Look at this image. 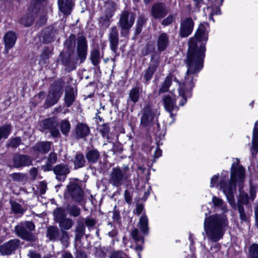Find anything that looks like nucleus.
Instances as JSON below:
<instances>
[{"label":"nucleus","mask_w":258,"mask_h":258,"mask_svg":"<svg viewBox=\"0 0 258 258\" xmlns=\"http://www.w3.org/2000/svg\"><path fill=\"white\" fill-rule=\"evenodd\" d=\"M210 27L208 23L201 24L194 37L190 38L188 49L186 59L187 71L183 83L179 84L178 96L175 97L172 95H165L163 98L164 106L167 111L173 118L177 112L178 107L175 104V100L179 99L180 106L186 102L187 97L191 96L190 91L194 87L195 81L198 74L203 67V60L205 56L206 44L208 39Z\"/></svg>","instance_id":"f257e3e1"},{"label":"nucleus","mask_w":258,"mask_h":258,"mask_svg":"<svg viewBox=\"0 0 258 258\" xmlns=\"http://www.w3.org/2000/svg\"><path fill=\"white\" fill-rule=\"evenodd\" d=\"M244 168L239 165V160L235 159L231 167L230 180L228 179V172L223 171L220 176L219 174L213 176L211 179L210 186L214 187L219 185L220 188L227 197V200L231 207L235 209L236 206L233 196V190L235 189L236 182H242L244 178Z\"/></svg>","instance_id":"f03ea898"},{"label":"nucleus","mask_w":258,"mask_h":258,"mask_svg":"<svg viewBox=\"0 0 258 258\" xmlns=\"http://www.w3.org/2000/svg\"><path fill=\"white\" fill-rule=\"evenodd\" d=\"M228 225L226 216L213 215L205 218L204 231L207 238L213 242H217L222 238Z\"/></svg>","instance_id":"7ed1b4c3"},{"label":"nucleus","mask_w":258,"mask_h":258,"mask_svg":"<svg viewBox=\"0 0 258 258\" xmlns=\"http://www.w3.org/2000/svg\"><path fill=\"white\" fill-rule=\"evenodd\" d=\"M135 20V17L131 12L124 11L120 14L118 25L122 36L126 37L128 35L130 29L133 26Z\"/></svg>","instance_id":"20e7f679"},{"label":"nucleus","mask_w":258,"mask_h":258,"mask_svg":"<svg viewBox=\"0 0 258 258\" xmlns=\"http://www.w3.org/2000/svg\"><path fill=\"white\" fill-rule=\"evenodd\" d=\"M131 176L128 168L121 169L119 168H113L110 174L109 182L113 186H120Z\"/></svg>","instance_id":"39448f33"},{"label":"nucleus","mask_w":258,"mask_h":258,"mask_svg":"<svg viewBox=\"0 0 258 258\" xmlns=\"http://www.w3.org/2000/svg\"><path fill=\"white\" fill-rule=\"evenodd\" d=\"M34 229L35 225L29 221L22 223L15 227L17 234L22 239L28 241L34 240V235L31 232Z\"/></svg>","instance_id":"423d86ee"},{"label":"nucleus","mask_w":258,"mask_h":258,"mask_svg":"<svg viewBox=\"0 0 258 258\" xmlns=\"http://www.w3.org/2000/svg\"><path fill=\"white\" fill-rule=\"evenodd\" d=\"M67 193L77 202H80L83 199V190L76 181L70 182L67 186Z\"/></svg>","instance_id":"0eeeda50"},{"label":"nucleus","mask_w":258,"mask_h":258,"mask_svg":"<svg viewBox=\"0 0 258 258\" xmlns=\"http://www.w3.org/2000/svg\"><path fill=\"white\" fill-rule=\"evenodd\" d=\"M62 94L61 88L52 86L45 102L46 107H49L56 103Z\"/></svg>","instance_id":"6e6552de"},{"label":"nucleus","mask_w":258,"mask_h":258,"mask_svg":"<svg viewBox=\"0 0 258 258\" xmlns=\"http://www.w3.org/2000/svg\"><path fill=\"white\" fill-rule=\"evenodd\" d=\"M155 110L149 105L146 106L143 109V115L141 119V124L146 126L150 125L153 121Z\"/></svg>","instance_id":"1a4fd4ad"},{"label":"nucleus","mask_w":258,"mask_h":258,"mask_svg":"<svg viewBox=\"0 0 258 258\" xmlns=\"http://www.w3.org/2000/svg\"><path fill=\"white\" fill-rule=\"evenodd\" d=\"M20 240L17 239L10 240L0 246V252L2 255H9L12 253L19 246Z\"/></svg>","instance_id":"9d476101"},{"label":"nucleus","mask_w":258,"mask_h":258,"mask_svg":"<svg viewBox=\"0 0 258 258\" xmlns=\"http://www.w3.org/2000/svg\"><path fill=\"white\" fill-rule=\"evenodd\" d=\"M194 22L191 18H186L182 21L180 24V34L183 37H186L192 31Z\"/></svg>","instance_id":"9b49d317"},{"label":"nucleus","mask_w":258,"mask_h":258,"mask_svg":"<svg viewBox=\"0 0 258 258\" xmlns=\"http://www.w3.org/2000/svg\"><path fill=\"white\" fill-rule=\"evenodd\" d=\"M151 13L155 19H161L167 14V11L164 4L158 3L152 7Z\"/></svg>","instance_id":"f8f14e48"},{"label":"nucleus","mask_w":258,"mask_h":258,"mask_svg":"<svg viewBox=\"0 0 258 258\" xmlns=\"http://www.w3.org/2000/svg\"><path fill=\"white\" fill-rule=\"evenodd\" d=\"M53 172L56 175V178L59 181H64L67 175L70 172L68 167L63 164H59L53 168Z\"/></svg>","instance_id":"ddd939ff"},{"label":"nucleus","mask_w":258,"mask_h":258,"mask_svg":"<svg viewBox=\"0 0 258 258\" xmlns=\"http://www.w3.org/2000/svg\"><path fill=\"white\" fill-rule=\"evenodd\" d=\"M109 40L111 49L114 52H116L119 41L118 30L116 27L114 26L111 28L109 35Z\"/></svg>","instance_id":"4468645a"},{"label":"nucleus","mask_w":258,"mask_h":258,"mask_svg":"<svg viewBox=\"0 0 258 258\" xmlns=\"http://www.w3.org/2000/svg\"><path fill=\"white\" fill-rule=\"evenodd\" d=\"M87 47L86 38L82 36L79 37L78 39V53L81 60H83L86 58Z\"/></svg>","instance_id":"2eb2a0df"},{"label":"nucleus","mask_w":258,"mask_h":258,"mask_svg":"<svg viewBox=\"0 0 258 258\" xmlns=\"http://www.w3.org/2000/svg\"><path fill=\"white\" fill-rule=\"evenodd\" d=\"M14 165L15 167L29 166L32 163L31 159L27 155H16L14 157Z\"/></svg>","instance_id":"dca6fc26"},{"label":"nucleus","mask_w":258,"mask_h":258,"mask_svg":"<svg viewBox=\"0 0 258 258\" xmlns=\"http://www.w3.org/2000/svg\"><path fill=\"white\" fill-rule=\"evenodd\" d=\"M17 40V37L15 33L12 31L8 32L4 38L5 45V49L7 52L11 49L15 45Z\"/></svg>","instance_id":"f3484780"},{"label":"nucleus","mask_w":258,"mask_h":258,"mask_svg":"<svg viewBox=\"0 0 258 258\" xmlns=\"http://www.w3.org/2000/svg\"><path fill=\"white\" fill-rule=\"evenodd\" d=\"M58 5L60 11L66 15H69L73 7L71 0H58Z\"/></svg>","instance_id":"a211bd4d"},{"label":"nucleus","mask_w":258,"mask_h":258,"mask_svg":"<svg viewBox=\"0 0 258 258\" xmlns=\"http://www.w3.org/2000/svg\"><path fill=\"white\" fill-rule=\"evenodd\" d=\"M252 144L251 153L255 155L258 152V121L255 122L253 130Z\"/></svg>","instance_id":"6ab92c4d"},{"label":"nucleus","mask_w":258,"mask_h":258,"mask_svg":"<svg viewBox=\"0 0 258 258\" xmlns=\"http://www.w3.org/2000/svg\"><path fill=\"white\" fill-rule=\"evenodd\" d=\"M169 43V38L166 33L161 34L157 40L158 49L160 51H164Z\"/></svg>","instance_id":"aec40b11"},{"label":"nucleus","mask_w":258,"mask_h":258,"mask_svg":"<svg viewBox=\"0 0 258 258\" xmlns=\"http://www.w3.org/2000/svg\"><path fill=\"white\" fill-rule=\"evenodd\" d=\"M50 146L51 142H42L36 144L33 148L39 153L46 154L50 150Z\"/></svg>","instance_id":"412c9836"},{"label":"nucleus","mask_w":258,"mask_h":258,"mask_svg":"<svg viewBox=\"0 0 258 258\" xmlns=\"http://www.w3.org/2000/svg\"><path fill=\"white\" fill-rule=\"evenodd\" d=\"M90 132L89 128L86 124L79 123L76 128V134L78 138H82L87 136Z\"/></svg>","instance_id":"4be33fe9"},{"label":"nucleus","mask_w":258,"mask_h":258,"mask_svg":"<svg viewBox=\"0 0 258 258\" xmlns=\"http://www.w3.org/2000/svg\"><path fill=\"white\" fill-rule=\"evenodd\" d=\"M75 100V91L73 88H69L67 89L65 95V102L68 107H70L73 104Z\"/></svg>","instance_id":"5701e85b"},{"label":"nucleus","mask_w":258,"mask_h":258,"mask_svg":"<svg viewBox=\"0 0 258 258\" xmlns=\"http://www.w3.org/2000/svg\"><path fill=\"white\" fill-rule=\"evenodd\" d=\"M139 225L141 231L145 234H148L149 231L148 219L146 215H143L141 216Z\"/></svg>","instance_id":"b1692460"},{"label":"nucleus","mask_w":258,"mask_h":258,"mask_svg":"<svg viewBox=\"0 0 258 258\" xmlns=\"http://www.w3.org/2000/svg\"><path fill=\"white\" fill-rule=\"evenodd\" d=\"M212 202L214 207L221 209L223 212L227 211L226 205L222 199L214 196L212 197Z\"/></svg>","instance_id":"393cba45"},{"label":"nucleus","mask_w":258,"mask_h":258,"mask_svg":"<svg viewBox=\"0 0 258 258\" xmlns=\"http://www.w3.org/2000/svg\"><path fill=\"white\" fill-rule=\"evenodd\" d=\"M158 66V63L157 62L150 63L145 74V78L146 81H148L152 79L153 75L156 71Z\"/></svg>","instance_id":"a878e982"},{"label":"nucleus","mask_w":258,"mask_h":258,"mask_svg":"<svg viewBox=\"0 0 258 258\" xmlns=\"http://www.w3.org/2000/svg\"><path fill=\"white\" fill-rule=\"evenodd\" d=\"M129 99L130 100L135 103L139 100L140 95V90L138 87H136L132 88L129 92Z\"/></svg>","instance_id":"bb28decb"},{"label":"nucleus","mask_w":258,"mask_h":258,"mask_svg":"<svg viewBox=\"0 0 258 258\" xmlns=\"http://www.w3.org/2000/svg\"><path fill=\"white\" fill-rule=\"evenodd\" d=\"M57 160L56 154L54 153H51L49 155L47 164L43 167L44 171H50L52 169V165L56 162Z\"/></svg>","instance_id":"cd10ccee"},{"label":"nucleus","mask_w":258,"mask_h":258,"mask_svg":"<svg viewBox=\"0 0 258 258\" xmlns=\"http://www.w3.org/2000/svg\"><path fill=\"white\" fill-rule=\"evenodd\" d=\"M58 123L54 118H50L45 119L42 122V127L44 129L51 130L57 126Z\"/></svg>","instance_id":"c85d7f7f"},{"label":"nucleus","mask_w":258,"mask_h":258,"mask_svg":"<svg viewBox=\"0 0 258 258\" xmlns=\"http://www.w3.org/2000/svg\"><path fill=\"white\" fill-rule=\"evenodd\" d=\"M59 230L58 228L54 226L49 227L47 230V237L50 240H55L58 235Z\"/></svg>","instance_id":"c756f323"},{"label":"nucleus","mask_w":258,"mask_h":258,"mask_svg":"<svg viewBox=\"0 0 258 258\" xmlns=\"http://www.w3.org/2000/svg\"><path fill=\"white\" fill-rule=\"evenodd\" d=\"M247 258H258V244L253 243L249 246Z\"/></svg>","instance_id":"7c9ffc66"},{"label":"nucleus","mask_w":258,"mask_h":258,"mask_svg":"<svg viewBox=\"0 0 258 258\" xmlns=\"http://www.w3.org/2000/svg\"><path fill=\"white\" fill-rule=\"evenodd\" d=\"M99 153L96 150H90L86 154V158L88 161L91 163L96 162L99 159Z\"/></svg>","instance_id":"2f4dec72"},{"label":"nucleus","mask_w":258,"mask_h":258,"mask_svg":"<svg viewBox=\"0 0 258 258\" xmlns=\"http://www.w3.org/2000/svg\"><path fill=\"white\" fill-rule=\"evenodd\" d=\"M59 227L61 230H69L70 229L74 224L73 221L70 218H65L59 222Z\"/></svg>","instance_id":"473e14b6"},{"label":"nucleus","mask_w":258,"mask_h":258,"mask_svg":"<svg viewBox=\"0 0 258 258\" xmlns=\"http://www.w3.org/2000/svg\"><path fill=\"white\" fill-rule=\"evenodd\" d=\"M85 162L86 161L83 154H76L74 161L75 168H79L83 167L85 165Z\"/></svg>","instance_id":"72a5a7b5"},{"label":"nucleus","mask_w":258,"mask_h":258,"mask_svg":"<svg viewBox=\"0 0 258 258\" xmlns=\"http://www.w3.org/2000/svg\"><path fill=\"white\" fill-rule=\"evenodd\" d=\"M12 131V126L10 125H5L0 127V140L3 139H7Z\"/></svg>","instance_id":"f704fd0d"},{"label":"nucleus","mask_w":258,"mask_h":258,"mask_svg":"<svg viewBox=\"0 0 258 258\" xmlns=\"http://www.w3.org/2000/svg\"><path fill=\"white\" fill-rule=\"evenodd\" d=\"M85 228L82 223H78L76 228L75 240H79L84 235Z\"/></svg>","instance_id":"c9c22d12"},{"label":"nucleus","mask_w":258,"mask_h":258,"mask_svg":"<svg viewBox=\"0 0 258 258\" xmlns=\"http://www.w3.org/2000/svg\"><path fill=\"white\" fill-rule=\"evenodd\" d=\"M100 54L98 49H94L91 54V59L92 63L94 66H97L100 61Z\"/></svg>","instance_id":"e433bc0d"},{"label":"nucleus","mask_w":258,"mask_h":258,"mask_svg":"<svg viewBox=\"0 0 258 258\" xmlns=\"http://www.w3.org/2000/svg\"><path fill=\"white\" fill-rule=\"evenodd\" d=\"M171 84V77L169 76H167L164 83L162 85L161 87L159 90L160 93H165L167 92Z\"/></svg>","instance_id":"4c0bfd02"},{"label":"nucleus","mask_w":258,"mask_h":258,"mask_svg":"<svg viewBox=\"0 0 258 258\" xmlns=\"http://www.w3.org/2000/svg\"><path fill=\"white\" fill-rule=\"evenodd\" d=\"M248 197L246 193L240 192L239 196V199L237 201L238 206L246 205L248 204Z\"/></svg>","instance_id":"58836bf2"},{"label":"nucleus","mask_w":258,"mask_h":258,"mask_svg":"<svg viewBox=\"0 0 258 258\" xmlns=\"http://www.w3.org/2000/svg\"><path fill=\"white\" fill-rule=\"evenodd\" d=\"M54 216L56 221L59 223V221L65 219V215L63 211L60 208H57L54 211Z\"/></svg>","instance_id":"ea45409f"},{"label":"nucleus","mask_w":258,"mask_h":258,"mask_svg":"<svg viewBox=\"0 0 258 258\" xmlns=\"http://www.w3.org/2000/svg\"><path fill=\"white\" fill-rule=\"evenodd\" d=\"M11 208L12 210L16 214H23L24 212L21 205L15 202L11 203Z\"/></svg>","instance_id":"a19ab883"},{"label":"nucleus","mask_w":258,"mask_h":258,"mask_svg":"<svg viewBox=\"0 0 258 258\" xmlns=\"http://www.w3.org/2000/svg\"><path fill=\"white\" fill-rule=\"evenodd\" d=\"M70 123L69 121L63 120L61 121L60 124V130L63 135H67L70 130Z\"/></svg>","instance_id":"79ce46f5"},{"label":"nucleus","mask_w":258,"mask_h":258,"mask_svg":"<svg viewBox=\"0 0 258 258\" xmlns=\"http://www.w3.org/2000/svg\"><path fill=\"white\" fill-rule=\"evenodd\" d=\"M21 141V138L19 137L11 139L8 141L7 146L13 148H17L20 144Z\"/></svg>","instance_id":"37998d69"},{"label":"nucleus","mask_w":258,"mask_h":258,"mask_svg":"<svg viewBox=\"0 0 258 258\" xmlns=\"http://www.w3.org/2000/svg\"><path fill=\"white\" fill-rule=\"evenodd\" d=\"M70 214L74 217H77L80 214V209L76 206H71L68 208Z\"/></svg>","instance_id":"c03bdc74"},{"label":"nucleus","mask_w":258,"mask_h":258,"mask_svg":"<svg viewBox=\"0 0 258 258\" xmlns=\"http://www.w3.org/2000/svg\"><path fill=\"white\" fill-rule=\"evenodd\" d=\"M132 238L136 241H142L143 242L144 239L143 237L139 234V231L137 228L134 229L131 233Z\"/></svg>","instance_id":"a18cd8bd"},{"label":"nucleus","mask_w":258,"mask_h":258,"mask_svg":"<svg viewBox=\"0 0 258 258\" xmlns=\"http://www.w3.org/2000/svg\"><path fill=\"white\" fill-rule=\"evenodd\" d=\"M33 23V19L32 17L29 16H24L20 20V23L25 25V26H30Z\"/></svg>","instance_id":"49530a36"},{"label":"nucleus","mask_w":258,"mask_h":258,"mask_svg":"<svg viewBox=\"0 0 258 258\" xmlns=\"http://www.w3.org/2000/svg\"><path fill=\"white\" fill-rule=\"evenodd\" d=\"M69 236L68 232L64 231H62L60 238V241L61 243L66 246H67L69 244Z\"/></svg>","instance_id":"de8ad7c7"},{"label":"nucleus","mask_w":258,"mask_h":258,"mask_svg":"<svg viewBox=\"0 0 258 258\" xmlns=\"http://www.w3.org/2000/svg\"><path fill=\"white\" fill-rule=\"evenodd\" d=\"M12 178L13 180L17 181H21L24 180L26 178L24 174L21 173H15L11 175Z\"/></svg>","instance_id":"09e8293b"},{"label":"nucleus","mask_w":258,"mask_h":258,"mask_svg":"<svg viewBox=\"0 0 258 258\" xmlns=\"http://www.w3.org/2000/svg\"><path fill=\"white\" fill-rule=\"evenodd\" d=\"M110 258H128V257L121 251H115L111 254Z\"/></svg>","instance_id":"8fccbe9b"},{"label":"nucleus","mask_w":258,"mask_h":258,"mask_svg":"<svg viewBox=\"0 0 258 258\" xmlns=\"http://www.w3.org/2000/svg\"><path fill=\"white\" fill-rule=\"evenodd\" d=\"M208 9H210L211 11V15H210V19H211L212 21H214L212 18L213 16L220 15L221 13L219 7H216V8H214V7L208 8Z\"/></svg>","instance_id":"3c124183"},{"label":"nucleus","mask_w":258,"mask_h":258,"mask_svg":"<svg viewBox=\"0 0 258 258\" xmlns=\"http://www.w3.org/2000/svg\"><path fill=\"white\" fill-rule=\"evenodd\" d=\"M238 210L239 213L240 217L241 220L246 221V216L244 213V209L242 206L240 205L237 206Z\"/></svg>","instance_id":"603ef678"},{"label":"nucleus","mask_w":258,"mask_h":258,"mask_svg":"<svg viewBox=\"0 0 258 258\" xmlns=\"http://www.w3.org/2000/svg\"><path fill=\"white\" fill-rule=\"evenodd\" d=\"M100 132L103 136H105L109 132V127L107 124H103L100 126Z\"/></svg>","instance_id":"864d4df0"},{"label":"nucleus","mask_w":258,"mask_h":258,"mask_svg":"<svg viewBox=\"0 0 258 258\" xmlns=\"http://www.w3.org/2000/svg\"><path fill=\"white\" fill-rule=\"evenodd\" d=\"M145 22V20L144 18L140 17L138 20L137 24L138 27L137 28V32L139 33L141 31V27L143 25Z\"/></svg>","instance_id":"5fc2aeb1"},{"label":"nucleus","mask_w":258,"mask_h":258,"mask_svg":"<svg viewBox=\"0 0 258 258\" xmlns=\"http://www.w3.org/2000/svg\"><path fill=\"white\" fill-rule=\"evenodd\" d=\"M173 20V17L172 15L168 16L166 19L162 21V24L164 25H168L171 24Z\"/></svg>","instance_id":"6e6d98bb"},{"label":"nucleus","mask_w":258,"mask_h":258,"mask_svg":"<svg viewBox=\"0 0 258 258\" xmlns=\"http://www.w3.org/2000/svg\"><path fill=\"white\" fill-rule=\"evenodd\" d=\"M125 201L127 203H130L132 200V196L127 190H125L124 194Z\"/></svg>","instance_id":"4d7b16f0"},{"label":"nucleus","mask_w":258,"mask_h":258,"mask_svg":"<svg viewBox=\"0 0 258 258\" xmlns=\"http://www.w3.org/2000/svg\"><path fill=\"white\" fill-rule=\"evenodd\" d=\"M76 257V258H87V255L84 252L81 250H77Z\"/></svg>","instance_id":"13d9d810"},{"label":"nucleus","mask_w":258,"mask_h":258,"mask_svg":"<svg viewBox=\"0 0 258 258\" xmlns=\"http://www.w3.org/2000/svg\"><path fill=\"white\" fill-rule=\"evenodd\" d=\"M64 55L66 56V58H63L62 60V61L65 66H69L71 62V58L70 55L68 54H64Z\"/></svg>","instance_id":"bf43d9fd"},{"label":"nucleus","mask_w":258,"mask_h":258,"mask_svg":"<svg viewBox=\"0 0 258 258\" xmlns=\"http://www.w3.org/2000/svg\"><path fill=\"white\" fill-rule=\"evenodd\" d=\"M30 173L33 179H35L37 175V170L36 168H32L30 171Z\"/></svg>","instance_id":"052dcab7"},{"label":"nucleus","mask_w":258,"mask_h":258,"mask_svg":"<svg viewBox=\"0 0 258 258\" xmlns=\"http://www.w3.org/2000/svg\"><path fill=\"white\" fill-rule=\"evenodd\" d=\"M51 135L53 137H57L59 135V132L58 129L56 127L53 128V129H51Z\"/></svg>","instance_id":"680f3d73"},{"label":"nucleus","mask_w":258,"mask_h":258,"mask_svg":"<svg viewBox=\"0 0 258 258\" xmlns=\"http://www.w3.org/2000/svg\"><path fill=\"white\" fill-rule=\"evenodd\" d=\"M95 221L92 219H86L85 220V224L87 226L91 227L95 225Z\"/></svg>","instance_id":"e2e57ef3"},{"label":"nucleus","mask_w":258,"mask_h":258,"mask_svg":"<svg viewBox=\"0 0 258 258\" xmlns=\"http://www.w3.org/2000/svg\"><path fill=\"white\" fill-rule=\"evenodd\" d=\"M249 193L250 199L252 201H253L256 195V190L254 187H251L250 188Z\"/></svg>","instance_id":"0e129e2a"},{"label":"nucleus","mask_w":258,"mask_h":258,"mask_svg":"<svg viewBox=\"0 0 258 258\" xmlns=\"http://www.w3.org/2000/svg\"><path fill=\"white\" fill-rule=\"evenodd\" d=\"M61 258H74L72 254L68 251H64L61 255Z\"/></svg>","instance_id":"69168bd1"},{"label":"nucleus","mask_w":258,"mask_h":258,"mask_svg":"<svg viewBox=\"0 0 258 258\" xmlns=\"http://www.w3.org/2000/svg\"><path fill=\"white\" fill-rule=\"evenodd\" d=\"M162 150L159 148H157L154 152V157L158 158L161 156Z\"/></svg>","instance_id":"338daca9"},{"label":"nucleus","mask_w":258,"mask_h":258,"mask_svg":"<svg viewBox=\"0 0 258 258\" xmlns=\"http://www.w3.org/2000/svg\"><path fill=\"white\" fill-rule=\"evenodd\" d=\"M29 255L31 258H40V255L33 251H29Z\"/></svg>","instance_id":"774afa93"}]
</instances>
